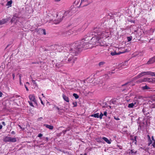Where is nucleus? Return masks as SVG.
I'll list each match as a JSON object with an SVG mask.
<instances>
[{
  "mask_svg": "<svg viewBox=\"0 0 155 155\" xmlns=\"http://www.w3.org/2000/svg\"><path fill=\"white\" fill-rule=\"evenodd\" d=\"M101 33L100 31L98 30V28H94L90 33V35H94V36L91 39L90 37H87L73 43V47H76L78 49L77 50L79 52L81 51L83 49H85L90 48L92 47V45L100 42L101 39L99 35Z\"/></svg>",
  "mask_w": 155,
  "mask_h": 155,
  "instance_id": "nucleus-1",
  "label": "nucleus"
},
{
  "mask_svg": "<svg viewBox=\"0 0 155 155\" xmlns=\"http://www.w3.org/2000/svg\"><path fill=\"white\" fill-rule=\"evenodd\" d=\"M73 43L71 45V47L69 49L70 53L68 55L67 58L68 59L67 61L66 59H64L60 62L58 63L55 64V66L58 67H60L65 64H71L72 65L74 63V61L77 58V54L79 52L78 51V49L76 47H73Z\"/></svg>",
  "mask_w": 155,
  "mask_h": 155,
  "instance_id": "nucleus-2",
  "label": "nucleus"
},
{
  "mask_svg": "<svg viewBox=\"0 0 155 155\" xmlns=\"http://www.w3.org/2000/svg\"><path fill=\"white\" fill-rule=\"evenodd\" d=\"M98 30L100 31V32H101V35H99V37L101 39L104 38H107L109 36L110 34V32L108 31H102L100 30V29H99V28H98Z\"/></svg>",
  "mask_w": 155,
  "mask_h": 155,
  "instance_id": "nucleus-3",
  "label": "nucleus"
},
{
  "mask_svg": "<svg viewBox=\"0 0 155 155\" xmlns=\"http://www.w3.org/2000/svg\"><path fill=\"white\" fill-rule=\"evenodd\" d=\"M92 0H81L79 7H81L86 6L91 3Z\"/></svg>",
  "mask_w": 155,
  "mask_h": 155,
  "instance_id": "nucleus-4",
  "label": "nucleus"
},
{
  "mask_svg": "<svg viewBox=\"0 0 155 155\" xmlns=\"http://www.w3.org/2000/svg\"><path fill=\"white\" fill-rule=\"evenodd\" d=\"M61 13L59 15L60 16H59L58 15V14H56V19L53 20V19H52V21H53V22L55 24H58L62 20L63 18L62 17H61Z\"/></svg>",
  "mask_w": 155,
  "mask_h": 155,
  "instance_id": "nucleus-5",
  "label": "nucleus"
},
{
  "mask_svg": "<svg viewBox=\"0 0 155 155\" xmlns=\"http://www.w3.org/2000/svg\"><path fill=\"white\" fill-rule=\"evenodd\" d=\"M152 79L148 78H145L143 79H140L138 81V82L139 83L143 82L148 81L149 82H151Z\"/></svg>",
  "mask_w": 155,
  "mask_h": 155,
  "instance_id": "nucleus-6",
  "label": "nucleus"
},
{
  "mask_svg": "<svg viewBox=\"0 0 155 155\" xmlns=\"http://www.w3.org/2000/svg\"><path fill=\"white\" fill-rule=\"evenodd\" d=\"M63 15L62 16V17L63 18H64L65 17H70L71 15V12L70 11H67L65 12L63 14Z\"/></svg>",
  "mask_w": 155,
  "mask_h": 155,
  "instance_id": "nucleus-7",
  "label": "nucleus"
},
{
  "mask_svg": "<svg viewBox=\"0 0 155 155\" xmlns=\"http://www.w3.org/2000/svg\"><path fill=\"white\" fill-rule=\"evenodd\" d=\"M29 98L31 101L34 102L35 104H37V102L35 96L33 94H30L29 96Z\"/></svg>",
  "mask_w": 155,
  "mask_h": 155,
  "instance_id": "nucleus-8",
  "label": "nucleus"
},
{
  "mask_svg": "<svg viewBox=\"0 0 155 155\" xmlns=\"http://www.w3.org/2000/svg\"><path fill=\"white\" fill-rule=\"evenodd\" d=\"M128 51L127 50V49H126L124 51H122V52H120L119 51V52L118 53H117L116 51H114V52H111L110 53V54L112 55H119L121 54H122L124 53L125 52H127Z\"/></svg>",
  "mask_w": 155,
  "mask_h": 155,
  "instance_id": "nucleus-9",
  "label": "nucleus"
},
{
  "mask_svg": "<svg viewBox=\"0 0 155 155\" xmlns=\"http://www.w3.org/2000/svg\"><path fill=\"white\" fill-rule=\"evenodd\" d=\"M144 75H150L152 76H155V74L154 73L151 72L150 71H144L143 72Z\"/></svg>",
  "mask_w": 155,
  "mask_h": 155,
  "instance_id": "nucleus-10",
  "label": "nucleus"
},
{
  "mask_svg": "<svg viewBox=\"0 0 155 155\" xmlns=\"http://www.w3.org/2000/svg\"><path fill=\"white\" fill-rule=\"evenodd\" d=\"M55 49L58 51L60 52L61 51L63 48V47L61 45H56L54 46Z\"/></svg>",
  "mask_w": 155,
  "mask_h": 155,
  "instance_id": "nucleus-11",
  "label": "nucleus"
},
{
  "mask_svg": "<svg viewBox=\"0 0 155 155\" xmlns=\"http://www.w3.org/2000/svg\"><path fill=\"white\" fill-rule=\"evenodd\" d=\"M155 62V56H154L152 58H150L149 60L147 61V64H151Z\"/></svg>",
  "mask_w": 155,
  "mask_h": 155,
  "instance_id": "nucleus-12",
  "label": "nucleus"
},
{
  "mask_svg": "<svg viewBox=\"0 0 155 155\" xmlns=\"http://www.w3.org/2000/svg\"><path fill=\"white\" fill-rule=\"evenodd\" d=\"M144 75H145L144 74H143V72H142L141 73H140L139 74H138L137 76L135 77L134 78L135 79H137Z\"/></svg>",
  "mask_w": 155,
  "mask_h": 155,
  "instance_id": "nucleus-13",
  "label": "nucleus"
},
{
  "mask_svg": "<svg viewBox=\"0 0 155 155\" xmlns=\"http://www.w3.org/2000/svg\"><path fill=\"white\" fill-rule=\"evenodd\" d=\"M8 20L7 18L3 19L0 20V25L6 23Z\"/></svg>",
  "mask_w": 155,
  "mask_h": 155,
  "instance_id": "nucleus-14",
  "label": "nucleus"
},
{
  "mask_svg": "<svg viewBox=\"0 0 155 155\" xmlns=\"http://www.w3.org/2000/svg\"><path fill=\"white\" fill-rule=\"evenodd\" d=\"M62 96L63 99L65 101L68 102H69V98L68 97L66 96L64 94H62Z\"/></svg>",
  "mask_w": 155,
  "mask_h": 155,
  "instance_id": "nucleus-15",
  "label": "nucleus"
},
{
  "mask_svg": "<svg viewBox=\"0 0 155 155\" xmlns=\"http://www.w3.org/2000/svg\"><path fill=\"white\" fill-rule=\"evenodd\" d=\"M44 126H45L47 128H48L50 130H52L53 129L54 127L53 126L47 124H44Z\"/></svg>",
  "mask_w": 155,
  "mask_h": 155,
  "instance_id": "nucleus-16",
  "label": "nucleus"
},
{
  "mask_svg": "<svg viewBox=\"0 0 155 155\" xmlns=\"http://www.w3.org/2000/svg\"><path fill=\"white\" fill-rule=\"evenodd\" d=\"M102 139H103L107 143L110 144L111 143V142L107 138L105 137H103Z\"/></svg>",
  "mask_w": 155,
  "mask_h": 155,
  "instance_id": "nucleus-17",
  "label": "nucleus"
},
{
  "mask_svg": "<svg viewBox=\"0 0 155 155\" xmlns=\"http://www.w3.org/2000/svg\"><path fill=\"white\" fill-rule=\"evenodd\" d=\"M10 137H5L3 139V141L5 142H9Z\"/></svg>",
  "mask_w": 155,
  "mask_h": 155,
  "instance_id": "nucleus-18",
  "label": "nucleus"
},
{
  "mask_svg": "<svg viewBox=\"0 0 155 155\" xmlns=\"http://www.w3.org/2000/svg\"><path fill=\"white\" fill-rule=\"evenodd\" d=\"M91 116L95 118H98L99 117V113H97L94 114H92L91 115Z\"/></svg>",
  "mask_w": 155,
  "mask_h": 155,
  "instance_id": "nucleus-19",
  "label": "nucleus"
},
{
  "mask_svg": "<svg viewBox=\"0 0 155 155\" xmlns=\"http://www.w3.org/2000/svg\"><path fill=\"white\" fill-rule=\"evenodd\" d=\"M16 140L15 138H12L10 137L9 142H16Z\"/></svg>",
  "mask_w": 155,
  "mask_h": 155,
  "instance_id": "nucleus-20",
  "label": "nucleus"
},
{
  "mask_svg": "<svg viewBox=\"0 0 155 155\" xmlns=\"http://www.w3.org/2000/svg\"><path fill=\"white\" fill-rule=\"evenodd\" d=\"M142 89L143 90H145L149 89L150 88L148 86L146 85L142 87Z\"/></svg>",
  "mask_w": 155,
  "mask_h": 155,
  "instance_id": "nucleus-21",
  "label": "nucleus"
},
{
  "mask_svg": "<svg viewBox=\"0 0 155 155\" xmlns=\"http://www.w3.org/2000/svg\"><path fill=\"white\" fill-rule=\"evenodd\" d=\"M135 103L134 104L133 103H131L130 104H128V107L129 108H131L133 107L134 106Z\"/></svg>",
  "mask_w": 155,
  "mask_h": 155,
  "instance_id": "nucleus-22",
  "label": "nucleus"
},
{
  "mask_svg": "<svg viewBox=\"0 0 155 155\" xmlns=\"http://www.w3.org/2000/svg\"><path fill=\"white\" fill-rule=\"evenodd\" d=\"M12 0H10L9 1H8L7 4L6 5L7 6H9L10 7H11L12 6Z\"/></svg>",
  "mask_w": 155,
  "mask_h": 155,
  "instance_id": "nucleus-23",
  "label": "nucleus"
},
{
  "mask_svg": "<svg viewBox=\"0 0 155 155\" xmlns=\"http://www.w3.org/2000/svg\"><path fill=\"white\" fill-rule=\"evenodd\" d=\"M73 96L74 97L75 99H78L79 98L78 95L74 93L73 95Z\"/></svg>",
  "mask_w": 155,
  "mask_h": 155,
  "instance_id": "nucleus-24",
  "label": "nucleus"
},
{
  "mask_svg": "<svg viewBox=\"0 0 155 155\" xmlns=\"http://www.w3.org/2000/svg\"><path fill=\"white\" fill-rule=\"evenodd\" d=\"M105 62H104V61H102V62H100L99 63V65L100 66H101L103 65H104L105 64Z\"/></svg>",
  "mask_w": 155,
  "mask_h": 155,
  "instance_id": "nucleus-25",
  "label": "nucleus"
},
{
  "mask_svg": "<svg viewBox=\"0 0 155 155\" xmlns=\"http://www.w3.org/2000/svg\"><path fill=\"white\" fill-rule=\"evenodd\" d=\"M132 36L127 37V39L128 41H131L132 39Z\"/></svg>",
  "mask_w": 155,
  "mask_h": 155,
  "instance_id": "nucleus-26",
  "label": "nucleus"
},
{
  "mask_svg": "<svg viewBox=\"0 0 155 155\" xmlns=\"http://www.w3.org/2000/svg\"><path fill=\"white\" fill-rule=\"evenodd\" d=\"M73 104L74 105V107H77V103L76 102H74L73 103Z\"/></svg>",
  "mask_w": 155,
  "mask_h": 155,
  "instance_id": "nucleus-27",
  "label": "nucleus"
},
{
  "mask_svg": "<svg viewBox=\"0 0 155 155\" xmlns=\"http://www.w3.org/2000/svg\"><path fill=\"white\" fill-rule=\"evenodd\" d=\"M103 116V114H102V112H101V113L100 115L99 116V118L100 119H101L102 118V117Z\"/></svg>",
  "mask_w": 155,
  "mask_h": 155,
  "instance_id": "nucleus-28",
  "label": "nucleus"
},
{
  "mask_svg": "<svg viewBox=\"0 0 155 155\" xmlns=\"http://www.w3.org/2000/svg\"><path fill=\"white\" fill-rule=\"evenodd\" d=\"M130 153H134L135 154H136L137 153V151H135L134 152L133 150H130Z\"/></svg>",
  "mask_w": 155,
  "mask_h": 155,
  "instance_id": "nucleus-29",
  "label": "nucleus"
},
{
  "mask_svg": "<svg viewBox=\"0 0 155 155\" xmlns=\"http://www.w3.org/2000/svg\"><path fill=\"white\" fill-rule=\"evenodd\" d=\"M28 102L29 103V105L33 107H34L33 105V104L32 103L31 101H28Z\"/></svg>",
  "mask_w": 155,
  "mask_h": 155,
  "instance_id": "nucleus-30",
  "label": "nucleus"
},
{
  "mask_svg": "<svg viewBox=\"0 0 155 155\" xmlns=\"http://www.w3.org/2000/svg\"><path fill=\"white\" fill-rule=\"evenodd\" d=\"M149 141V142L148 143V145L150 146L151 143H152V141L150 140H148Z\"/></svg>",
  "mask_w": 155,
  "mask_h": 155,
  "instance_id": "nucleus-31",
  "label": "nucleus"
},
{
  "mask_svg": "<svg viewBox=\"0 0 155 155\" xmlns=\"http://www.w3.org/2000/svg\"><path fill=\"white\" fill-rule=\"evenodd\" d=\"M32 82H33V83L36 86L37 85V84L35 82V81L32 79L31 80Z\"/></svg>",
  "mask_w": 155,
  "mask_h": 155,
  "instance_id": "nucleus-32",
  "label": "nucleus"
},
{
  "mask_svg": "<svg viewBox=\"0 0 155 155\" xmlns=\"http://www.w3.org/2000/svg\"><path fill=\"white\" fill-rule=\"evenodd\" d=\"M85 28H84L82 29H79L78 30V31H84L85 29Z\"/></svg>",
  "mask_w": 155,
  "mask_h": 155,
  "instance_id": "nucleus-33",
  "label": "nucleus"
},
{
  "mask_svg": "<svg viewBox=\"0 0 155 155\" xmlns=\"http://www.w3.org/2000/svg\"><path fill=\"white\" fill-rule=\"evenodd\" d=\"M137 136H135L134 137V141H135V143H137Z\"/></svg>",
  "mask_w": 155,
  "mask_h": 155,
  "instance_id": "nucleus-34",
  "label": "nucleus"
},
{
  "mask_svg": "<svg viewBox=\"0 0 155 155\" xmlns=\"http://www.w3.org/2000/svg\"><path fill=\"white\" fill-rule=\"evenodd\" d=\"M42 134H39L38 135V137H41L42 136Z\"/></svg>",
  "mask_w": 155,
  "mask_h": 155,
  "instance_id": "nucleus-35",
  "label": "nucleus"
},
{
  "mask_svg": "<svg viewBox=\"0 0 155 155\" xmlns=\"http://www.w3.org/2000/svg\"><path fill=\"white\" fill-rule=\"evenodd\" d=\"M114 119L116 120H119L120 119L118 117H114Z\"/></svg>",
  "mask_w": 155,
  "mask_h": 155,
  "instance_id": "nucleus-36",
  "label": "nucleus"
},
{
  "mask_svg": "<svg viewBox=\"0 0 155 155\" xmlns=\"http://www.w3.org/2000/svg\"><path fill=\"white\" fill-rule=\"evenodd\" d=\"M152 146L153 147L155 148V141L153 142V143L152 144Z\"/></svg>",
  "mask_w": 155,
  "mask_h": 155,
  "instance_id": "nucleus-37",
  "label": "nucleus"
},
{
  "mask_svg": "<svg viewBox=\"0 0 155 155\" xmlns=\"http://www.w3.org/2000/svg\"><path fill=\"white\" fill-rule=\"evenodd\" d=\"M18 126H19V127H20V128L22 129V130H24L25 129V128H22L21 126L20 125H18Z\"/></svg>",
  "mask_w": 155,
  "mask_h": 155,
  "instance_id": "nucleus-38",
  "label": "nucleus"
},
{
  "mask_svg": "<svg viewBox=\"0 0 155 155\" xmlns=\"http://www.w3.org/2000/svg\"><path fill=\"white\" fill-rule=\"evenodd\" d=\"M151 139H152V141H153V142L155 141V140L154 139V137L153 136H152Z\"/></svg>",
  "mask_w": 155,
  "mask_h": 155,
  "instance_id": "nucleus-39",
  "label": "nucleus"
},
{
  "mask_svg": "<svg viewBox=\"0 0 155 155\" xmlns=\"http://www.w3.org/2000/svg\"><path fill=\"white\" fill-rule=\"evenodd\" d=\"M103 115H104V116H107V112L106 111H105L104 113V114H103Z\"/></svg>",
  "mask_w": 155,
  "mask_h": 155,
  "instance_id": "nucleus-40",
  "label": "nucleus"
},
{
  "mask_svg": "<svg viewBox=\"0 0 155 155\" xmlns=\"http://www.w3.org/2000/svg\"><path fill=\"white\" fill-rule=\"evenodd\" d=\"M147 137H148V140H151V138H150V136L149 135H148Z\"/></svg>",
  "mask_w": 155,
  "mask_h": 155,
  "instance_id": "nucleus-41",
  "label": "nucleus"
},
{
  "mask_svg": "<svg viewBox=\"0 0 155 155\" xmlns=\"http://www.w3.org/2000/svg\"><path fill=\"white\" fill-rule=\"evenodd\" d=\"M12 76L13 78V79L14 80V79L15 77V74L14 73L12 74Z\"/></svg>",
  "mask_w": 155,
  "mask_h": 155,
  "instance_id": "nucleus-42",
  "label": "nucleus"
},
{
  "mask_svg": "<svg viewBox=\"0 0 155 155\" xmlns=\"http://www.w3.org/2000/svg\"><path fill=\"white\" fill-rule=\"evenodd\" d=\"M25 88L26 89V90L27 91H28V87L26 86V85H25Z\"/></svg>",
  "mask_w": 155,
  "mask_h": 155,
  "instance_id": "nucleus-43",
  "label": "nucleus"
},
{
  "mask_svg": "<svg viewBox=\"0 0 155 155\" xmlns=\"http://www.w3.org/2000/svg\"><path fill=\"white\" fill-rule=\"evenodd\" d=\"M2 124L4 125V126H5V123L4 122V121H2Z\"/></svg>",
  "mask_w": 155,
  "mask_h": 155,
  "instance_id": "nucleus-44",
  "label": "nucleus"
},
{
  "mask_svg": "<svg viewBox=\"0 0 155 155\" xmlns=\"http://www.w3.org/2000/svg\"><path fill=\"white\" fill-rule=\"evenodd\" d=\"M21 74H19V81H20L21 79Z\"/></svg>",
  "mask_w": 155,
  "mask_h": 155,
  "instance_id": "nucleus-45",
  "label": "nucleus"
},
{
  "mask_svg": "<svg viewBox=\"0 0 155 155\" xmlns=\"http://www.w3.org/2000/svg\"><path fill=\"white\" fill-rule=\"evenodd\" d=\"M2 92H1V91H0V97H2Z\"/></svg>",
  "mask_w": 155,
  "mask_h": 155,
  "instance_id": "nucleus-46",
  "label": "nucleus"
},
{
  "mask_svg": "<svg viewBox=\"0 0 155 155\" xmlns=\"http://www.w3.org/2000/svg\"><path fill=\"white\" fill-rule=\"evenodd\" d=\"M11 134H15V132L14 131H13L11 132Z\"/></svg>",
  "mask_w": 155,
  "mask_h": 155,
  "instance_id": "nucleus-47",
  "label": "nucleus"
},
{
  "mask_svg": "<svg viewBox=\"0 0 155 155\" xmlns=\"http://www.w3.org/2000/svg\"><path fill=\"white\" fill-rule=\"evenodd\" d=\"M41 104H43V105H44V103H43V101H42V100H41Z\"/></svg>",
  "mask_w": 155,
  "mask_h": 155,
  "instance_id": "nucleus-48",
  "label": "nucleus"
},
{
  "mask_svg": "<svg viewBox=\"0 0 155 155\" xmlns=\"http://www.w3.org/2000/svg\"><path fill=\"white\" fill-rule=\"evenodd\" d=\"M43 31H44V34L45 35H46V33H45V29H43Z\"/></svg>",
  "mask_w": 155,
  "mask_h": 155,
  "instance_id": "nucleus-49",
  "label": "nucleus"
},
{
  "mask_svg": "<svg viewBox=\"0 0 155 155\" xmlns=\"http://www.w3.org/2000/svg\"><path fill=\"white\" fill-rule=\"evenodd\" d=\"M2 125L0 124V130L2 128Z\"/></svg>",
  "mask_w": 155,
  "mask_h": 155,
  "instance_id": "nucleus-50",
  "label": "nucleus"
},
{
  "mask_svg": "<svg viewBox=\"0 0 155 155\" xmlns=\"http://www.w3.org/2000/svg\"><path fill=\"white\" fill-rule=\"evenodd\" d=\"M55 107L58 110H59V108L58 107Z\"/></svg>",
  "mask_w": 155,
  "mask_h": 155,
  "instance_id": "nucleus-51",
  "label": "nucleus"
},
{
  "mask_svg": "<svg viewBox=\"0 0 155 155\" xmlns=\"http://www.w3.org/2000/svg\"><path fill=\"white\" fill-rule=\"evenodd\" d=\"M55 2H59L61 1V0H54Z\"/></svg>",
  "mask_w": 155,
  "mask_h": 155,
  "instance_id": "nucleus-52",
  "label": "nucleus"
},
{
  "mask_svg": "<svg viewBox=\"0 0 155 155\" xmlns=\"http://www.w3.org/2000/svg\"><path fill=\"white\" fill-rule=\"evenodd\" d=\"M87 155V153H84L83 155V154H80V155Z\"/></svg>",
  "mask_w": 155,
  "mask_h": 155,
  "instance_id": "nucleus-53",
  "label": "nucleus"
},
{
  "mask_svg": "<svg viewBox=\"0 0 155 155\" xmlns=\"http://www.w3.org/2000/svg\"><path fill=\"white\" fill-rule=\"evenodd\" d=\"M32 64H36V63L35 62H33L32 63Z\"/></svg>",
  "mask_w": 155,
  "mask_h": 155,
  "instance_id": "nucleus-54",
  "label": "nucleus"
},
{
  "mask_svg": "<svg viewBox=\"0 0 155 155\" xmlns=\"http://www.w3.org/2000/svg\"><path fill=\"white\" fill-rule=\"evenodd\" d=\"M20 84H21V80H20Z\"/></svg>",
  "mask_w": 155,
  "mask_h": 155,
  "instance_id": "nucleus-55",
  "label": "nucleus"
},
{
  "mask_svg": "<svg viewBox=\"0 0 155 155\" xmlns=\"http://www.w3.org/2000/svg\"><path fill=\"white\" fill-rule=\"evenodd\" d=\"M41 95L43 97H44V96L43 94H42Z\"/></svg>",
  "mask_w": 155,
  "mask_h": 155,
  "instance_id": "nucleus-56",
  "label": "nucleus"
},
{
  "mask_svg": "<svg viewBox=\"0 0 155 155\" xmlns=\"http://www.w3.org/2000/svg\"><path fill=\"white\" fill-rule=\"evenodd\" d=\"M131 22H134V21H131Z\"/></svg>",
  "mask_w": 155,
  "mask_h": 155,
  "instance_id": "nucleus-57",
  "label": "nucleus"
},
{
  "mask_svg": "<svg viewBox=\"0 0 155 155\" xmlns=\"http://www.w3.org/2000/svg\"><path fill=\"white\" fill-rule=\"evenodd\" d=\"M127 84V83H126L124 84L122 86H124V85H125L126 84Z\"/></svg>",
  "mask_w": 155,
  "mask_h": 155,
  "instance_id": "nucleus-58",
  "label": "nucleus"
},
{
  "mask_svg": "<svg viewBox=\"0 0 155 155\" xmlns=\"http://www.w3.org/2000/svg\"><path fill=\"white\" fill-rule=\"evenodd\" d=\"M39 99H40V101H41V97H39Z\"/></svg>",
  "mask_w": 155,
  "mask_h": 155,
  "instance_id": "nucleus-59",
  "label": "nucleus"
},
{
  "mask_svg": "<svg viewBox=\"0 0 155 155\" xmlns=\"http://www.w3.org/2000/svg\"><path fill=\"white\" fill-rule=\"evenodd\" d=\"M42 117H40L39 118H38V119H42Z\"/></svg>",
  "mask_w": 155,
  "mask_h": 155,
  "instance_id": "nucleus-60",
  "label": "nucleus"
},
{
  "mask_svg": "<svg viewBox=\"0 0 155 155\" xmlns=\"http://www.w3.org/2000/svg\"><path fill=\"white\" fill-rule=\"evenodd\" d=\"M152 39H151V38L150 39V41H149V42H150V40H152Z\"/></svg>",
  "mask_w": 155,
  "mask_h": 155,
  "instance_id": "nucleus-61",
  "label": "nucleus"
},
{
  "mask_svg": "<svg viewBox=\"0 0 155 155\" xmlns=\"http://www.w3.org/2000/svg\"><path fill=\"white\" fill-rule=\"evenodd\" d=\"M26 83L29 84V83L28 82H26Z\"/></svg>",
  "mask_w": 155,
  "mask_h": 155,
  "instance_id": "nucleus-62",
  "label": "nucleus"
}]
</instances>
